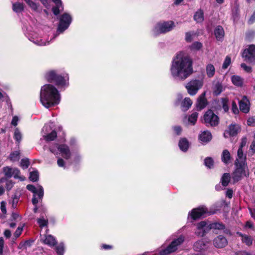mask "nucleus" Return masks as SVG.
<instances>
[{"instance_id": "1", "label": "nucleus", "mask_w": 255, "mask_h": 255, "mask_svg": "<svg viewBox=\"0 0 255 255\" xmlns=\"http://www.w3.org/2000/svg\"><path fill=\"white\" fill-rule=\"evenodd\" d=\"M191 59L184 53L180 52L173 58L170 67L172 77L178 80H184L192 73Z\"/></svg>"}, {"instance_id": "2", "label": "nucleus", "mask_w": 255, "mask_h": 255, "mask_svg": "<svg viewBox=\"0 0 255 255\" xmlns=\"http://www.w3.org/2000/svg\"><path fill=\"white\" fill-rule=\"evenodd\" d=\"M61 100L60 94L58 90L52 85L45 84L41 88L40 101L46 108L57 105Z\"/></svg>"}, {"instance_id": "3", "label": "nucleus", "mask_w": 255, "mask_h": 255, "mask_svg": "<svg viewBox=\"0 0 255 255\" xmlns=\"http://www.w3.org/2000/svg\"><path fill=\"white\" fill-rule=\"evenodd\" d=\"M47 80L50 82H53L60 87H64L68 85V77L67 75L61 76L55 71H50L45 75Z\"/></svg>"}, {"instance_id": "4", "label": "nucleus", "mask_w": 255, "mask_h": 255, "mask_svg": "<svg viewBox=\"0 0 255 255\" xmlns=\"http://www.w3.org/2000/svg\"><path fill=\"white\" fill-rule=\"evenodd\" d=\"M175 26V23L173 21L159 22L153 28L152 33L154 36H156L160 34L170 31Z\"/></svg>"}, {"instance_id": "5", "label": "nucleus", "mask_w": 255, "mask_h": 255, "mask_svg": "<svg viewBox=\"0 0 255 255\" xmlns=\"http://www.w3.org/2000/svg\"><path fill=\"white\" fill-rule=\"evenodd\" d=\"M235 170L232 174V178L234 182H238L244 177H248L250 171L247 164H235Z\"/></svg>"}, {"instance_id": "6", "label": "nucleus", "mask_w": 255, "mask_h": 255, "mask_svg": "<svg viewBox=\"0 0 255 255\" xmlns=\"http://www.w3.org/2000/svg\"><path fill=\"white\" fill-rule=\"evenodd\" d=\"M26 188L33 193L32 202L35 205L33 211L34 213H36L38 209L36 205L38 202V199L41 200L43 196V189L40 185H37L36 187H35L32 185H27Z\"/></svg>"}, {"instance_id": "7", "label": "nucleus", "mask_w": 255, "mask_h": 255, "mask_svg": "<svg viewBox=\"0 0 255 255\" xmlns=\"http://www.w3.org/2000/svg\"><path fill=\"white\" fill-rule=\"evenodd\" d=\"M184 240V237L180 236L177 239L173 240L166 248H162L160 250V255H168L175 252L178 249V247L183 243Z\"/></svg>"}, {"instance_id": "8", "label": "nucleus", "mask_w": 255, "mask_h": 255, "mask_svg": "<svg viewBox=\"0 0 255 255\" xmlns=\"http://www.w3.org/2000/svg\"><path fill=\"white\" fill-rule=\"evenodd\" d=\"M49 150L55 155L60 153L61 156L66 159H69L71 156L69 147L66 144H52L50 146Z\"/></svg>"}, {"instance_id": "9", "label": "nucleus", "mask_w": 255, "mask_h": 255, "mask_svg": "<svg viewBox=\"0 0 255 255\" xmlns=\"http://www.w3.org/2000/svg\"><path fill=\"white\" fill-rule=\"evenodd\" d=\"M207 126L215 127L219 123V118L212 110L207 111L204 115L203 122Z\"/></svg>"}, {"instance_id": "10", "label": "nucleus", "mask_w": 255, "mask_h": 255, "mask_svg": "<svg viewBox=\"0 0 255 255\" xmlns=\"http://www.w3.org/2000/svg\"><path fill=\"white\" fill-rule=\"evenodd\" d=\"M203 85V82L202 80H192L186 84L185 87L190 95L194 96L197 94L198 90L202 87Z\"/></svg>"}, {"instance_id": "11", "label": "nucleus", "mask_w": 255, "mask_h": 255, "mask_svg": "<svg viewBox=\"0 0 255 255\" xmlns=\"http://www.w3.org/2000/svg\"><path fill=\"white\" fill-rule=\"evenodd\" d=\"M71 22V16L68 13H63L59 18L57 32L59 33L63 32L69 27Z\"/></svg>"}, {"instance_id": "12", "label": "nucleus", "mask_w": 255, "mask_h": 255, "mask_svg": "<svg viewBox=\"0 0 255 255\" xmlns=\"http://www.w3.org/2000/svg\"><path fill=\"white\" fill-rule=\"evenodd\" d=\"M213 213L208 212L207 209L205 207H200L193 209L191 213H189L188 218L191 217L193 220H196L206 214L211 215Z\"/></svg>"}, {"instance_id": "13", "label": "nucleus", "mask_w": 255, "mask_h": 255, "mask_svg": "<svg viewBox=\"0 0 255 255\" xmlns=\"http://www.w3.org/2000/svg\"><path fill=\"white\" fill-rule=\"evenodd\" d=\"M197 229L195 234L198 237H203L210 231L209 223L201 221L196 225Z\"/></svg>"}, {"instance_id": "14", "label": "nucleus", "mask_w": 255, "mask_h": 255, "mask_svg": "<svg viewBox=\"0 0 255 255\" xmlns=\"http://www.w3.org/2000/svg\"><path fill=\"white\" fill-rule=\"evenodd\" d=\"M4 175L7 177L13 176L15 179H19L20 181L25 180V177L19 175L20 171L16 168H11L9 166L3 168Z\"/></svg>"}, {"instance_id": "15", "label": "nucleus", "mask_w": 255, "mask_h": 255, "mask_svg": "<svg viewBox=\"0 0 255 255\" xmlns=\"http://www.w3.org/2000/svg\"><path fill=\"white\" fill-rule=\"evenodd\" d=\"M243 56L245 60L249 63H254L255 61V45H250L248 48L244 50Z\"/></svg>"}, {"instance_id": "16", "label": "nucleus", "mask_w": 255, "mask_h": 255, "mask_svg": "<svg viewBox=\"0 0 255 255\" xmlns=\"http://www.w3.org/2000/svg\"><path fill=\"white\" fill-rule=\"evenodd\" d=\"M51 127L48 125H45L42 129L43 137L47 141L53 140L57 136V133L55 130L52 131L50 133L47 134L51 130Z\"/></svg>"}, {"instance_id": "17", "label": "nucleus", "mask_w": 255, "mask_h": 255, "mask_svg": "<svg viewBox=\"0 0 255 255\" xmlns=\"http://www.w3.org/2000/svg\"><path fill=\"white\" fill-rule=\"evenodd\" d=\"M239 107L241 111L244 113H248L250 109V102L246 96H243L239 101Z\"/></svg>"}, {"instance_id": "18", "label": "nucleus", "mask_w": 255, "mask_h": 255, "mask_svg": "<svg viewBox=\"0 0 255 255\" xmlns=\"http://www.w3.org/2000/svg\"><path fill=\"white\" fill-rule=\"evenodd\" d=\"M240 130V127L239 125L232 124L229 126L228 130L224 133V136L225 137H228V135L231 136H235Z\"/></svg>"}, {"instance_id": "19", "label": "nucleus", "mask_w": 255, "mask_h": 255, "mask_svg": "<svg viewBox=\"0 0 255 255\" xmlns=\"http://www.w3.org/2000/svg\"><path fill=\"white\" fill-rule=\"evenodd\" d=\"M213 243L215 247L223 248L227 245L228 241L226 238L223 236L219 235L214 240Z\"/></svg>"}, {"instance_id": "20", "label": "nucleus", "mask_w": 255, "mask_h": 255, "mask_svg": "<svg viewBox=\"0 0 255 255\" xmlns=\"http://www.w3.org/2000/svg\"><path fill=\"white\" fill-rule=\"evenodd\" d=\"M246 155L244 153L243 149L239 148L237 152V157L235 161V164H247Z\"/></svg>"}, {"instance_id": "21", "label": "nucleus", "mask_w": 255, "mask_h": 255, "mask_svg": "<svg viewBox=\"0 0 255 255\" xmlns=\"http://www.w3.org/2000/svg\"><path fill=\"white\" fill-rule=\"evenodd\" d=\"M41 240L44 244L50 247H53L56 244L55 238L50 235H41Z\"/></svg>"}, {"instance_id": "22", "label": "nucleus", "mask_w": 255, "mask_h": 255, "mask_svg": "<svg viewBox=\"0 0 255 255\" xmlns=\"http://www.w3.org/2000/svg\"><path fill=\"white\" fill-rule=\"evenodd\" d=\"M210 230L213 229L215 230H224V233L226 234L231 235L230 231L228 229H225V225L219 222H214L213 223H209Z\"/></svg>"}, {"instance_id": "23", "label": "nucleus", "mask_w": 255, "mask_h": 255, "mask_svg": "<svg viewBox=\"0 0 255 255\" xmlns=\"http://www.w3.org/2000/svg\"><path fill=\"white\" fill-rule=\"evenodd\" d=\"M212 138L211 133L208 130H205L199 135V139L202 144H206L209 142Z\"/></svg>"}, {"instance_id": "24", "label": "nucleus", "mask_w": 255, "mask_h": 255, "mask_svg": "<svg viewBox=\"0 0 255 255\" xmlns=\"http://www.w3.org/2000/svg\"><path fill=\"white\" fill-rule=\"evenodd\" d=\"M28 39L34 43L39 45L44 46L49 43V41L46 40L44 38L38 36H29Z\"/></svg>"}, {"instance_id": "25", "label": "nucleus", "mask_w": 255, "mask_h": 255, "mask_svg": "<svg viewBox=\"0 0 255 255\" xmlns=\"http://www.w3.org/2000/svg\"><path fill=\"white\" fill-rule=\"evenodd\" d=\"M52 1L55 4L52 8V11L54 14L57 15L63 10L62 1L61 0H52Z\"/></svg>"}, {"instance_id": "26", "label": "nucleus", "mask_w": 255, "mask_h": 255, "mask_svg": "<svg viewBox=\"0 0 255 255\" xmlns=\"http://www.w3.org/2000/svg\"><path fill=\"white\" fill-rule=\"evenodd\" d=\"M207 105V101L205 98V93L202 94L198 99L196 104L197 108L201 110L205 108Z\"/></svg>"}, {"instance_id": "27", "label": "nucleus", "mask_w": 255, "mask_h": 255, "mask_svg": "<svg viewBox=\"0 0 255 255\" xmlns=\"http://www.w3.org/2000/svg\"><path fill=\"white\" fill-rule=\"evenodd\" d=\"M194 249L197 252H200L202 250H206L207 247V244L204 240H200L195 243L194 245Z\"/></svg>"}, {"instance_id": "28", "label": "nucleus", "mask_w": 255, "mask_h": 255, "mask_svg": "<svg viewBox=\"0 0 255 255\" xmlns=\"http://www.w3.org/2000/svg\"><path fill=\"white\" fill-rule=\"evenodd\" d=\"M214 34L218 40H222L225 35L223 28L221 26H217L215 29Z\"/></svg>"}, {"instance_id": "29", "label": "nucleus", "mask_w": 255, "mask_h": 255, "mask_svg": "<svg viewBox=\"0 0 255 255\" xmlns=\"http://www.w3.org/2000/svg\"><path fill=\"white\" fill-rule=\"evenodd\" d=\"M192 101L188 97L185 98L181 103V108L182 111L188 110L192 105Z\"/></svg>"}, {"instance_id": "30", "label": "nucleus", "mask_w": 255, "mask_h": 255, "mask_svg": "<svg viewBox=\"0 0 255 255\" xmlns=\"http://www.w3.org/2000/svg\"><path fill=\"white\" fill-rule=\"evenodd\" d=\"M178 145L180 149L184 152L186 151L189 146L188 141L185 138H181L179 140Z\"/></svg>"}, {"instance_id": "31", "label": "nucleus", "mask_w": 255, "mask_h": 255, "mask_svg": "<svg viewBox=\"0 0 255 255\" xmlns=\"http://www.w3.org/2000/svg\"><path fill=\"white\" fill-rule=\"evenodd\" d=\"M231 80L234 85L238 87L242 86L244 82L243 79L238 75H234L232 76Z\"/></svg>"}, {"instance_id": "32", "label": "nucleus", "mask_w": 255, "mask_h": 255, "mask_svg": "<svg viewBox=\"0 0 255 255\" xmlns=\"http://www.w3.org/2000/svg\"><path fill=\"white\" fill-rule=\"evenodd\" d=\"M231 158L230 152L227 149L224 150L222 154V161L226 164H227L229 163Z\"/></svg>"}, {"instance_id": "33", "label": "nucleus", "mask_w": 255, "mask_h": 255, "mask_svg": "<svg viewBox=\"0 0 255 255\" xmlns=\"http://www.w3.org/2000/svg\"><path fill=\"white\" fill-rule=\"evenodd\" d=\"M12 10L16 13H19L22 11L24 9V5L23 3L16 2L12 3Z\"/></svg>"}, {"instance_id": "34", "label": "nucleus", "mask_w": 255, "mask_h": 255, "mask_svg": "<svg viewBox=\"0 0 255 255\" xmlns=\"http://www.w3.org/2000/svg\"><path fill=\"white\" fill-rule=\"evenodd\" d=\"M194 19L197 22H202L203 21L204 19L203 11L201 9L197 10L194 14Z\"/></svg>"}, {"instance_id": "35", "label": "nucleus", "mask_w": 255, "mask_h": 255, "mask_svg": "<svg viewBox=\"0 0 255 255\" xmlns=\"http://www.w3.org/2000/svg\"><path fill=\"white\" fill-rule=\"evenodd\" d=\"M206 73L208 77L211 78L214 76L215 73V68L213 64H209L206 68Z\"/></svg>"}, {"instance_id": "36", "label": "nucleus", "mask_w": 255, "mask_h": 255, "mask_svg": "<svg viewBox=\"0 0 255 255\" xmlns=\"http://www.w3.org/2000/svg\"><path fill=\"white\" fill-rule=\"evenodd\" d=\"M231 179V176L229 173H224L221 178L222 184L224 186H227Z\"/></svg>"}, {"instance_id": "37", "label": "nucleus", "mask_w": 255, "mask_h": 255, "mask_svg": "<svg viewBox=\"0 0 255 255\" xmlns=\"http://www.w3.org/2000/svg\"><path fill=\"white\" fill-rule=\"evenodd\" d=\"M237 234L242 237L243 242L245 243L247 245L250 246L252 244V240L251 238L247 235H243L242 233L238 232Z\"/></svg>"}, {"instance_id": "38", "label": "nucleus", "mask_w": 255, "mask_h": 255, "mask_svg": "<svg viewBox=\"0 0 255 255\" xmlns=\"http://www.w3.org/2000/svg\"><path fill=\"white\" fill-rule=\"evenodd\" d=\"M20 152L19 151H14L12 152L9 156V159L12 162L17 161L19 159Z\"/></svg>"}, {"instance_id": "39", "label": "nucleus", "mask_w": 255, "mask_h": 255, "mask_svg": "<svg viewBox=\"0 0 255 255\" xmlns=\"http://www.w3.org/2000/svg\"><path fill=\"white\" fill-rule=\"evenodd\" d=\"M28 6L34 11H36L38 9V5L32 0H24Z\"/></svg>"}, {"instance_id": "40", "label": "nucleus", "mask_w": 255, "mask_h": 255, "mask_svg": "<svg viewBox=\"0 0 255 255\" xmlns=\"http://www.w3.org/2000/svg\"><path fill=\"white\" fill-rule=\"evenodd\" d=\"M198 117V114L197 112L192 113L189 117L188 121L193 125L196 123Z\"/></svg>"}, {"instance_id": "41", "label": "nucleus", "mask_w": 255, "mask_h": 255, "mask_svg": "<svg viewBox=\"0 0 255 255\" xmlns=\"http://www.w3.org/2000/svg\"><path fill=\"white\" fill-rule=\"evenodd\" d=\"M38 172L37 170H34L30 172L29 179L33 181H36L38 178Z\"/></svg>"}, {"instance_id": "42", "label": "nucleus", "mask_w": 255, "mask_h": 255, "mask_svg": "<svg viewBox=\"0 0 255 255\" xmlns=\"http://www.w3.org/2000/svg\"><path fill=\"white\" fill-rule=\"evenodd\" d=\"M56 251L58 255H62L64 253V246L63 243H60L56 247Z\"/></svg>"}, {"instance_id": "43", "label": "nucleus", "mask_w": 255, "mask_h": 255, "mask_svg": "<svg viewBox=\"0 0 255 255\" xmlns=\"http://www.w3.org/2000/svg\"><path fill=\"white\" fill-rule=\"evenodd\" d=\"M204 163L206 167L211 168L213 166V160L210 157H207L204 160Z\"/></svg>"}, {"instance_id": "44", "label": "nucleus", "mask_w": 255, "mask_h": 255, "mask_svg": "<svg viewBox=\"0 0 255 255\" xmlns=\"http://www.w3.org/2000/svg\"><path fill=\"white\" fill-rule=\"evenodd\" d=\"M21 133L18 128H16L14 131V138L19 143L21 140Z\"/></svg>"}, {"instance_id": "45", "label": "nucleus", "mask_w": 255, "mask_h": 255, "mask_svg": "<svg viewBox=\"0 0 255 255\" xmlns=\"http://www.w3.org/2000/svg\"><path fill=\"white\" fill-rule=\"evenodd\" d=\"M223 86L220 83H217L215 85V93L216 95L220 94L223 91Z\"/></svg>"}, {"instance_id": "46", "label": "nucleus", "mask_w": 255, "mask_h": 255, "mask_svg": "<svg viewBox=\"0 0 255 255\" xmlns=\"http://www.w3.org/2000/svg\"><path fill=\"white\" fill-rule=\"evenodd\" d=\"M37 223L40 228L46 226L48 224L47 219H45L43 217L37 219Z\"/></svg>"}, {"instance_id": "47", "label": "nucleus", "mask_w": 255, "mask_h": 255, "mask_svg": "<svg viewBox=\"0 0 255 255\" xmlns=\"http://www.w3.org/2000/svg\"><path fill=\"white\" fill-rule=\"evenodd\" d=\"M231 63V58L230 57L227 56L223 64L222 68L223 69H227Z\"/></svg>"}, {"instance_id": "48", "label": "nucleus", "mask_w": 255, "mask_h": 255, "mask_svg": "<svg viewBox=\"0 0 255 255\" xmlns=\"http://www.w3.org/2000/svg\"><path fill=\"white\" fill-rule=\"evenodd\" d=\"M202 47V44L199 42H195L191 46V48L193 50H198Z\"/></svg>"}, {"instance_id": "49", "label": "nucleus", "mask_w": 255, "mask_h": 255, "mask_svg": "<svg viewBox=\"0 0 255 255\" xmlns=\"http://www.w3.org/2000/svg\"><path fill=\"white\" fill-rule=\"evenodd\" d=\"M29 165V161L28 159H22L20 161V166L23 169L28 168Z\"/></svg>"}, {"instance_id": "50", "label": "nucleus", "mask_w": 255, "mask_h": 255, "mask_svg": "<svg viewBox=\"0 0 255 255\" xmlns=\"http://www.w3.org/2000/svg\"><path fill=\"white\" fill-rule=\"evenodd\" d=\"M195 35L194 32H187L185 34V40L187 42H191Z\"/></svg>"}, {"instance_id": "51", "label": "nucleus", "mask_w": 255, "mask_h": 255, "mask_svg": "<svg viewBox=\"0 0 255 255\" xmlns=\"http://www.w3.org/2000/svg\"><path fill=\"white\" fill-rule=\"evenodd\" d=\"M222 105L223 108L225 112H228L229 110V106H228V100L227 98L222 99Z\"/></svg>"}, {"instance_id": "52", "label": "nucleus", "mask_w": 255, "mask_h": 255, "mask_svg": "<svg viewBox=\"0 0 255 255\" xmlns=\"http://www.w3.org/2000/svg\"><path fill=\"white\" fill-rule=\"evenodd\" d=\"M255 36V31L253 30H249L246 34V38L248 40L252 39Z\"/></svg>"}, {"instance_id": "53", "label": "nucleus", "mask_w": 255, "mask_h": 255, "mask_svg": "<svg viewBox=\"0 0 255 255\" xmlns=\"http://www.w3.org/2000/svg\"><path fill=\"white\" fill-rule=\"evenodd\" d=\"M241 67L247 73H251L252 71V67L245 63H242Z\"/></svg>"}, {"instance_id": "54", "label": "nucleus", "mask_w": 255, "mask_h": 255, "mask_svg": "<svg viewBox=\"0 0 255 255\" xmlns=\"http://www.w3.org/2000/svg\"><path fill=\"white\" fill-rule=\"evenodd\" d=\"M23 225L19 226L16 230L14 236L15 238H18L21 234L22 231L23 230Z\"/></svg>"}, {"instance_id": "55", "label": "nucleus", "mask_w": 255, "mask_h": 255, "mask_svg": "<svg viewBox=\"0 0 255 255\" xmlns=\"http://www.w3.org/2000/svg\"><path fill=\"white\" fill-rule=\"evenodd\" d=\"M247 124L249 126H255V117H250L247 120Z\"/></svg>"}, {"instance_id": "56", "label": "nucleus", "mask_w": 255, "mask_h": 255, "mask_svg": "<svg viewBox=\"0 0 255 255\" xmlns=\"http://www.w3.org/2000/svg\"><path fill=\"white\" fill-rule=\"evenodd\" d=\"M0 210L1 212L5 214L6 213V203L4 201H1L0 203Z\"/></svg>"}, {"instance_id": "57", "label": "nucleus", "mask_w": 255, "mask_h": 255, "mask_svg": "<svg viewBox=\"0 0 255 255\" xmlns=\"http://www.w3.org/2000/svg\"><path fill=\"white\" fill-rule=\"evenodd\" d=\"M4 240L3 238H0V255H3V247H4Z\"/></svg>"}, {"instance_id": "58", "label": "nucleus", "mask_w": 255, "mask_h": 255, "mask_svg": "<svg viewBox=\"0 0 255 255\" xmlns=\"http://www.w3.org/2000/svg\"><path fill=\"white\" fill-rule=\"evenodd\" d=\"M232 110L235 114H237L239 113V110L236 103L235 102L232 103Z\"/></svg>"}, {"instance_id": "59", "label": "nucleus", "mask_w": 255, "mask_h": 255, "mask_svg": "<svg viewBox=\"0 0 255 255\" xmlns=\"http://www.w3.org/2000/svg\"><path fill=\"white\" fill-rule=\"evenodd\" d=\"M247 143V138L246 137H244L242 138V141L239 148H241L243 149V148L246 145Z\"/></svg>"}, {"instance_id": "60", "label": "nucleus", "mask_w": 255, "mask_h": 255, "mask_svg": "<svg viewBox=\"0 0 255 255\" xmlns=\"http://www.w3.org/2000/svg\"><path fill=\"white\" fill-rule=\"evenodd\" d=\"M13 182L11 180H7L6 183V187L7 190H10L13 186Z\"/></svg>"}, {"instance_id": "61", "label": "nucleus", "mask_w": 255, "mask_h": 255, "mask_svg": "<svg viewBox=\"0 0 255 255\" xmlns=\"http://www.w3.org/2000/svg\"><path fill=\"white\" fill-rule=\"evenodd\" d=\"M57 164L59 167H64V161L63 159L59 158L57 160Z\"/></svg>"}, {"instance_id": "62", "label": "nucleus", "mask_w": 255, "mask_h": 255, "mask_svg": "<svg viewBox=\"0 0 255 255\" xmlns=\"http://www.w3.org/2000/svg\"><path fill=\"white\" fill-rule=\"evenodd\" d=\"M174 131L175 132V133L177 135H179L181 133V131H182V129H181V127L179 126L175 127L174 128Z\"/></svg>"}, {"instance_id": "63", "label": "nucleus", "mask_w": 255, "mask_h": 255, "mask_svg": "<svg viewBox=\"0 0 255 255\" xmlns=\"http://www.w3.org/2000/svg\"><path fill=\"white\" fill-rule=\"evenodd\" d=\"M250 149L253 153H255V140H253L252 142L250 147Z\"/></svg>"}, {"instance_id": "64", "label": "nucleus", "mask_w": 255, "mask_h": 255, "mask_svg": "<svg viewBox=\"0 0 255 255\" xmlns=\"http://www.w3.org/2000/svg\"><path fill=\"white\" fill-rule=\"evenodd\" d=\"M255 21V11H254V13L252 14L251 17L249 20V23L250 24L253 23Z\"/></svg>"}]
</instances>
